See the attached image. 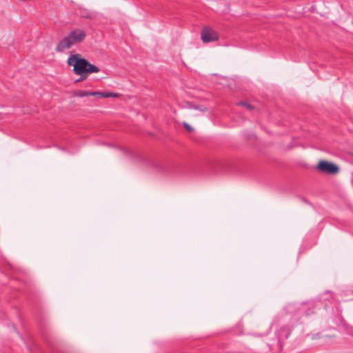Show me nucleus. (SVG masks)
<instances>
[{"mask_svg":"<svg viewBox=\"0 0 353 353\" xmlns=\"http://www.w3.org/2000/svg\"><path fill=\"white\" fill-rule=\"evenodd\" d=\"M66 63L68 65L73 67L72 72L74 74L80 76L74 81V83L83 81L90 74L99 72V68L97 66L90 63L78 53L71 54L68 58Z\"/></svg>","mask_w":353,"mask_h":353,"instance_id":"obj_1","label":"nucleus"},{"mask_svg":"<svg viewBox=\"0 0 353 353\" xmlns=\"http://www.w3.org/2000/svg\"><path fill=\"white\" fill-rule=\"evenodd\" d=\"M85 37L86 33L83 29H74L57 44L55 50L57 52H63L73 46L81 43Z\"/></svg>","mask_w":353,"mask_h":353,"instance_id":"obj_2","label":"nucleus"},{"mask_svg":"<svg viewBox=\"0 0 353 353\" xmlns=\"http://www.w3.org/2000/svg\"><path fill=\"white\" fill-rule=\"evenodd\" d=\"M316 169L323 173L328 174H336L340 170L337 165L325 160H321L319 162Z\"/></svg>","mask_w":353,"mask_h":353,"instance_id":"obj_3","label":"nucleus"},{"mask_svg":"<svg viewBox=\"0 0 353 353\" xmlns=\"http://www.w3.org/2000/svg\"><path fill=\"white\" fill-rule=\"evenodd\" d=\"M201 39L203 43H209L219 39L218 34L210 28H205L201 31Z\"/></svg>","mask_w":353,"mask_h":353,"instance_id":"obj_4","label":"nucleus"},{"mask_svg":"<svg viewBox=\"0 0 353 353\" xmlns=\"http://www.w3.org/2000/svg\"><path fill=\"white\" fill-rule=\"evenodd\" d=\"M293 327L290 325L282 326L276 332L279 341L287 339L292 330Z\"/></svg>","mask_w":353,"mask_h":353,"instance_id":"obj_5","label":"nucleus"},{"mask_svg":"<svg viewBox=\"0 0 353 353\" xmlns=\"http://www.w3.org/2000/svg\"><path fill=\"white\" fill-rule=\"evenodd\" d=\"M73 96L78 97H84L90 96V91H85V90H77L74 92Z\"/></svg>","mask_w":353,"mask_h":353,"instance_id":"obj_6","label":"nucleus"},{"mask_svg":"<svg viewBox=\"0 0 353 353\" xmlns=\"http://www.w3.org/2000/svg\"><path fill=\"white\" fill-rule=\"evenodd\" d=\"M119 96V94L112 92H102V97L101 98H109V97H118Z\"/></svg>","mask_w":353,"mask_h":353,"instance_id":"obj_7","label":"nucleus"},{"mask_svg":"<svg viewBox=\"0 0 353 353\" xmlns=\"http://www.w3.org/2000/svg\"><path fill=\"white\" fill-rule=\"evenodd\" d=\"M238 105H243V106L245 107V108H246L247 109H248V110H252V109L253 108V107H252L251 105H250V104H248V103L244 102V101H241V102H239V103H238Z\"/></svg>","mask_w":353,"mask_h":353,"instance_id":"obj_8","label":"nucleus"},{"mask_svg":"<svg viewBox=\"0 0 353 353\" xmlns=\"http://www.w3.org/2000/svg\"><path fill=\"white\" fill-rule=\"evenodd\" d=\"M90 96L102 97V92L96 91V92H90Z\"/></svg>","mask_w":353,"mask_h":353,"instance_id":"obj_9","label":"nucleus"},{"mask_svg":"<svg viewBox=\"0 0 353 353\" xmlns=\"http://www.w3.org/2000/svg\"><path fill=\"white\" fill-rule=\"evenodd\" d=\"M192 108L194 109H196V110H199L201 112H205L207 110V108L205 107H203V106H196V105H192Z\"/></svg>","mask_w":353,"mask_h":353,"instance_id":"obj_10","label":"nucleus"},{"mask_svg":"<svg viewBox=\"0 0 353 353\" xmlns=\"http://www.w3.org/2000/svg\"><path fill=\"white\" fill-rule=\"evenodd\" d=\"M183 126L189 132H192L193 130V128L189 124H188L187 123H183Z\"/></svg>","mask_w":353,"mask_h":353,"instance_id":"obj_11","label":"nucleus"},{"mask_svg":"<svg viewBox=\"0 0 353 353\" xmlns=\"http://www.w3.org/2000/svg\"><path fill=\"white\" fill-rule=\"evenodd\" d=\"M347 332L348 334L353 336V327H347Z\"/></svg>","mask_w":353,"mask_h":353,"instance_id":"obj_12","label":"nucleus"},{"mask_svg":"<svg viewBox=\"0 0 353 353\" xmlns=\"http://www.w3.org/2000/svg\"><path fill=\"white\" fill-rule=\"evenodd\" d=\"M300 199H301L303 202H304V203H307V204H309V203H309V201H308L305 198H304V197H301V198H300Z\"/></svg>","mask_w":353,"mask_h":353,"instance_id":"obj_13","label":"nucleus"}]
</instances>
